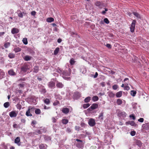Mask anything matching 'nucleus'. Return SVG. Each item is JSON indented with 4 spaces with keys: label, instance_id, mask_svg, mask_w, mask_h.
<instances>
[{
    "label": "nucleus",
    "instance_id": "nucleus-34",
    "mask_svg": "<svg viewBox=\"0 0 149 149\" xmlns=\"http://www.w3.org/2000/svg\"><path fill=\"white\" fill-rule=\"evenodd\" d=\"M47 21L48 22H51L54 21V19L52 17H49L47 19Z\"/></svg>",
    "mask_w": 149,
    "mask_h": 149
},
{
    "label": "nucleus",
    "instance_id": "nucleus-6",
    "mask_svg": "<svg viewBox=\"0 0 149 149\" xmlns=\"http://www.w3.org/2000/svg\"><path fill=\"white\" fill-rule=\"evenodd\" d=\"M143 128L146 130L148 132H149V123H145L142 125Z\"/></svg>",
    "mask_w": 149,
    "mask_h": 149
},
{
    "label": "nucleus",
    "instance_id": "nucleus-50",
    "mask_svg": "<svg viewBox=\"0 0 149 149\" xmlns=\"http://www.w3.org/2000/svg\"><path fill=\"white\" fill-rule=\"evenodd\" d=\"M118 88V86L117 85H114L112 86L113 89L114 90H116Z\"/></svg>",
    "mask_w": 149,
    "mask_h": 149
},
{
    "label": "nucleus",
    "instance_id": "nucleus-18",
    "mask_svg": "<svg viewBox=\"0 0 149 149\" xmlns=\"http://www.w3.org/2000/svg\"><path fill=\"white\" fill-rule=\"evenodd\" d=\"M32 58V57L30 56L26 55L24 56V59L25 61H28L31 60Z\"/></svg>",
    "mask_w": 149,
    "mask_h": 149
},
{
    "label": "nucleus",
    "instance_id": "nucleus-40",
    "mask_svg": "<svg viewBox=\"0 0 149 149\" xmlns=\"http://www.w3.org/2000/svg\"><path fill=\"white\" fill-rule=\"evenodd\" d=\"M98 97L97 96H94L92 98V100L93 101L95 102L97 101L98 100Z\"/></svg>",
    "mask_w": 149,
    "mask_h": 149
},
{
    "label": "nucleus",
    "instance_id": "nucleus-19",
    "mask_svg": "<svg viewBox=\"0 0 149 149\" xmlns=\"http://www.w3.org/2000/svg\"><path fill=\"white\" fill-rule=\"evenodd\" d=\"M23 14H25V13H24V12H23L22 13L21 12V11L19 10L18 11L17 14H18V16L19 17H20L21 18H22L23 16ZM25 14H26V13H25Z\"/></svg>",
    "mask_w": 149,
    "mask_h": 149
},
{
    "label": "nucleus",
    "instance_id": "nucleus-15",
    "mask_svg": "<svg viewBox=\"0 0 149 149\" xmlns=\"http://www.w3.org/2000/svg\"><path fill=\"white\" fill-rule=\"evenodd\" d=\"M47 145L46 144L41 143L39 146L40 149H46L47 148Z\"/></svg>",
    "mask_w": 149,
    "mask_h": 149
},
{
    "label": "nucleus",
    "instance_id": "nucleus-11",
    "mask_svg": "<svg viewBox=\"0 0 149 149\" xmlns=\"http://www.w3.org/2000/svg\"><path fill=\"white\" fill-rule=\"evenodd\" d=\"M19 32V30L16 28H13L11 30V33L13 34H16Z\"/></svg>",
    "mask_w": 149,
    "mask_h": 149
},
{
    "label": "nucleus",
    "instance_id": "nucleus-42",
    "mask_svg": "<svg viewBox=\"0 0 149 149\" xmlns=\"http://www.w3.org/2000/svg\"><path fill=\"white\" fill-rule=\"evenodd\" d=\"M9 105L10 104L9 102H7L3 104L4 107L6 108H8L9 106Z\"/></svg>",
    "mask_w": 149,
    "mask_h": 149
},
{
    "label": "nucleus",
    "instance_id": "nucleus-23",
    "mask_svg": "<svg viewBox=\"0 0 149 149\" xmlns=\"http://www.w3.org/2000/svg\"><path fill=\"white\" fill-rule=\"evenodd\" d=\"M13 50L16 53H17L20 52L21 50V49L18 47H16L14 48Z\"/></svg>",
    "mask_w": 149,
    "mask_h": 149
},
{
    "label": "nucleus",
    "instance_id": "nucleus-31",
    "mask_svg": "<svg viewBox=\"0 0 149 149\" xmlns=\"http://www.w3.org/2000/svg\"><path fill=\"white\" fill-rule=\"evenodd\" d=\"M8 57L10 58H13L15 57V55L12 53H10L8 54Z\"/></svg>",
    "mask_w": 149,
    "mask_h": 149
},
{
    "label": "nucleus",
    "instance_id": "nucleus-13",
    "mask_svg": "<svg viewBox=\"0 0 149 149\" xmlns=\"http://www.w3.org/2000/svg\"><path fill=\"white\" fill-rule=\"evenodd\" d=\"M62 111L65 114H67L69 112V109L67 108H63L62 109Z\"/></svg>",
    "mask_w": 149,
    "mask_h": 149
},
{
    "label": "nucleus",
    "instance_id": "nucleus-62",
    "mask_svg": "<svg viewBox=\"0 0 149 149\" xmlns=\"http://www.w3.org/2000/svg\"><path fill=\"white\" fill-rule=\"evenodd\" d=\"M98 118L101 119H102V113H100V115L99 116V117H98Z\"/></svg>",
    "mask_w": 149,
    "mask_h": 149
},
{
    "label": "nucleus",
    "instance_id": "nucleus-24",
    "mask_svg": "<svg viewBox=\"0 0 149 149\" xmlns=\"http://www.w3.org/2000/svg\"><path fill=\"white\" fill-rule=\"evenodd\" d=\"M8 72V74L10 75L13 76L16 75L14 71L13 70L11 69L9 70Z\"/></svg>",
    "mask_w": 149,
    "mask_h": 149
},
{
    "label": "nucleus",
    "instance_id": "nucleus-63",
    "mask_svg": "<svg viewBox=\"0 0 149 149\" xmlns=\"http://www.w3.org/2000/svg\"><path fill=\"white\" fill-rule=\"evenodd\" d=\"M36 133L39 134H41V132L40 130H36Z\"/></svg>",
    "mask_w": 149,
    "mask_h": 149
},
{
    "label": "nucleus",
    "instance_id": "nucleus-38",
    "mask_svg": "<svg viewBox=\"0 0 149 149\" xmlns=\"http://www.w3.org/2000/svg\"><path fill=\"white\" fill-rule=\"evenodd\" d=\"M35 113L36 114H39L41 113L40 110L39 109H37L35 110Z\"/></svg>",
    "mask_w": 149,
    "mask_h": 149
},
{
    "label": "nucleus",
    "instance_id": "nucleus-49",
    "mask_svg": "<svg viewBox=\"0 0 149 149\" xmlns=\"http://www.w3.org/2000/svg\"><path fill=\"white\" fill-rule=\"evenodd\" d=\"M115 94L114 93H113L112 92H110L109 93V96L110 97H114V96H115Z\"/></svg>",
    "mask_w": 149,
    "mask_h": 149
},
{
    "label": "nucleus",
    "instance_id": "nucleus-16",
    "mask_svg": "<svg viewBox=\"0 0 149 149\" xmlns=\"http://www.w3.org/2000/svg\"><path fill=\"white\" fill-rule=\"evenodd\" d=\"M48 85L49 88H52L55 87V83L53 81H51L49 83Z\"/></svg>",
    "mask_w": 149,
    "mask_h": 149
},
{
    "label": "nucleus",
    "instance_id": "nucleus-45",
    "mask_svg": "<svg viewBox=\"0 0 149 149\" xmlns=\"http://www.w3.org/2000/svg\"><path fill=\"white\" fill-rule=\"evenodd\" d=\"M40 91L42 93H45L46 92L45 88L44 87H43L42 88H41L40 90Z\"/></svg>",
    "mask_w": 149,
    "mask_h": 149
},
{
    "label": "nucleus",
    "instance_id": "nucleus-10",
    "mask_svg": "<svg viewBox=\"0 0 149 149\" xmlns=\"http://www.w3.org/2000/svg\"><path fill=\"white\" fill-rule=\"evenodd\" d=\"M34 109L33 107H31V108H29L27 111H26V115L27 116H32V115L30 113V110L32 109Z\"/></svg>",
    "mask_w": 149,
    "mask_h": 149
},
{
    "label": "nucleus",
    "instance_id": "nucleus-54",
    "mask_svg": "<svg viewBox=\"0 0 149 149\" xmlns=\"http://www.w3.org/2000/svg\"><path fill=\"white\" fill-rule=\"evenodd\" d=\"M144 120V119L143 118H140L138 119V121L142 123L143 122Z\"/></svg>",
    "mask_w": 149,
    "mask_h": 149
},
{
    "label": "nucleus",
    "instance_id": "nucleus-35",
    "mask_svg": "<svg viewBox=\"0 0 149 149\" xmlns=\"http://www.w3.org/2000/svg\"><path fill=\"white\" fill-rule=\"evenodd\" d=\"M62 123L64 124H66L68 122V120L67 119H63L62 120Z\"/></svg>",
    "mask_w": 149,
    "mask_h": 149
},
{
    "label": "nucleus",
    "instance_id": "nucleus-4",
    "mask_svg": "<svg viewBox=\"0 0 149 149\" xmlns=\"http://www.w3.org/2000/svg\"><path fill=\"white\" fill-rule=\"evenodd\" d=\"M81 96V94L78 91L74 92L73 95L74 99L76 100L79 98Z\"/></svg>",
    "mask_w": 149,
    "mask_h": 149
},
{
    "label": "nucleus",
    "instance_id": "nucleus-8",
    "mask_svg": "<svg viewBox=\"0 0 149 149\" xmlns=\"http://www.w3.org/2000/svg\"><path fill=\"white\" fill-rule=\"evenodd\" d=\"M126 124V125H130L131 126L135 127H138V125L135 123L134 121L127 122Z\"/></svg>",
    "mask_w": 149,
    "mask_h": 149
},
{
    "label": "nucleus",
    "instance_id": "nucleus-53",
    "mask_svg": "<svg viewBox=\"0 0 149 149\" xmlns=\"http://www.w3.org/2000/svg\"><path fill=\"white\" fill-rule=\"evenodd\" d=\"M136 134V132L135 131H132L131 132L130 134L131 136H134Z\"/></svg>",
    "mask_w": 149,
    "mask_h": 149
},
{
    "label": "nucleus",
    "instance_id": "nucleus-20",
    "mask_svg": "<svg viewBox=\"0 0 149 149\" xmlns=\"http://www.w3.org/2000/svg\"><path fill=\"white\" fill-rule=\"evenodd\" d=\"M98 107V105L97 104H93L91 106V110H93L97 108Z\"/></svg>",
    "mask_w": 149,
    "mask_h": 149
},
{
    "label": "nucleus",
    "instance_id": "nucleus-55",
    "mask_svg": "<svg viewBox=\"0 0 149 149\" xmlns=\"http://www.w3.org/2000/svg\"><path fill=\"white\" fill-rule=\"evenodd\" d=\"M106 47L109 49H111V45L109 44H107L106 45Z\"/></svg>",
    "mask_w": 149,
    "mask_h": 149
},
{
    "label": "nucleus",
    "instance_id": "nucleus-41",
    "mask_svg": "<svg viewBox=\"0 0 149 149\" xmlns=\"http://www.w3.org/2000/svg\"><path fill=\"white\" fill-rule=\"evenodd\" d=\"M10 45V43L9 42H7L6 43H5L4 44V46L6 48H7L9 47Z\"/></svg>",
    "mask_w": 149,
    "mask_h": 149
},
{
    "label": "nucleus",
    "instance_id": "nucleus-59",
    "mask_svg": "<svg viewBox=\"0 0 149 149\" xmlns=\"http://www.w3.org/2000/svg\"><path fill=\"white\" fill-rule=\"evenodd\" d=\"M36 12L35 11H32L31 13V14L32 15L34 16L36 15Z\"/></svg>",
    "mask_w": 149,
    "mask_h": 149
},
{
    "label": "nucleus",
    "instance_id": "nucleus-22",
    "mask_svg": "<svg viewBox=\"0 0 149 149\" xmlns=\"http://www.w3.org/2000/svg\"><path fill=\"white\" fill-rule=\"evenodd\" d=\"M20 141V139L19 137H17L15 140V143H17L19 146L20 145V144L19 143Z\"/></svg>",
    "mask_w": 149,
    "mask_h": 149
},
{
    "label": "nucleus",
    "instance_id": "nucleus-30",
    "mask_svg": "<svg viewBox=\"0 0 149 149\" xmlns=\"http://www.w3.org/2000/svg\"><path fill=\"white\" fill-rule=\"evenodd\" d=\"M109 69L107 68H103V73H104V74H108V72H110V71L109 70Z\"/></svg>",
    "mask_w": 149,
    "mask_h": 149
},
{
    "label": "nucleus",
    "instance_id": "nucleus-37",
    "mask_svg": "<svg viewBox=\"0 0 149 149\" xmlns=\"http://www.w3.org/2000/svg\"><path fill=\"white\" fill-rule=\"evenodd\" d=\"M90 104L89 103L84 104L83 105V107L84 109H86L88 107L90 106Z\"/></svg>",
    "mask_w": 149,
    "mask_h": 149
},
{
    "label": "nucleus",
    "instance_id": "nucleus-2",
    "mask_svg": "<svg viewBox=\"0 0 149 149\" xmlns=\"http://www.w3.org/2000/svg\"><path fill=\"white\" fill-rule=\"evenodd\" d=\"M76 141H77V143H76V146L77 147L79 148L83 147L84 143L82 140L77 139Z\"/></svg>",
    "mask_w": 149,
    "mask_h": 149
},
{
    "label": "nucleus",
    "instance_id": "nucleus-43",
    "mask_svg": "<svg viewBox=\"0 0 149 149\" xmlns=\"http://www.w3.org/2000/svg\"><path fill=\"white\" fill-rule=\"evenodd\" d=\"M136 93V91L134 90H132L131 91V95L133 96H135Z\"/></svg>",
    "mask_w": 149,
    "mask_h": 149
},
{
    "label": "nucleus",
    "instance_id": "nucleus-39",
    "mask_svg": "<svg viewBox=\"0 0 149 149\" xmlns=\"http://www.w3.org/2000/svg\"><path fill=\"white\" fill-rule=\"evenodd\" d=\"M133 14L137 18H140V15L137 13L134 12H133Z\"/></svg>",
    "mask_w": 149,
    "mask_h": 149
},
{
    "label": "nucleus",
    "instance_id": "nucleus-60",
    "mask_svg": "<svg viewBox=\"0 0 149 149\" xmlns=\"http://www.w3.org/2000/svg\"><path fill=\"white\" fill-rule=\"evenodd\" d=\"M104 9L105 10H103V15H105L106 13V12L108 11V9L105 8Z\"/></svg>",
    "mask_w": 149,
    "mask_h": 149
},
{
    "label": "nucleus",
    "instance_id": "nucleus-47",
    "mask_svg": "<svg viewBox=\"0 0 149 149\" xmlns=\"http://www.w3.org/2000/svg\"><path fill=\"white\" fill-rule=\"evenodd\" d=\"M27 79V78L22 77V78H21L20 79H19L18 80V81H25Z\"/></svg>",
    "mask_w": 149,
    "mask_h": 149
},
{
    "label": "nucleus",
    "instance_id": "nucleus-1",
    "mask_svg": "<svg viewBox=\"0 0 149 149\" xmlns=\"http://www.w3.org/2000/svg\"><path fill=\"white\" fill-rule=\"evenodd\" d=\"M29 66L27 63H24L21 67V71L23 72H26L29 70Z\"/></svg>",
    "mask_w": 149,
    "mask_h": 149
},
{
    "label": "nucleus",
    "instance_id": "nucleus-26",
    "mask_svg": "<svg viewBox=\"0 0 149 149\" xmlns=\"http://www.w3.org/2000/svg\"><path fill=\"white\" fill-rule=\"evenodd\" d=\"M5 75V74L3 70L0 69V79L3 78Z\"/></svg>",
    "mask_w": 149,
    "mask_h": 149
},
{
    "label": "nucleus",
    "instance_id": "nucleus-27",
    "mask_svg": "<svg viewBox=\"0 0 149 149\" xmlns=\"http://www.w3.org/2000/svg\"><path fill=\"white\" fill-rule=\"evenodd\" d=\"M116 103L118 105H119L123 103L122 100L120 99H118L116 100Z\"/></svg>",
    "mask_w": 149,
    "mask_h": 149
},
{
    "label": "nucleus",
    "instance_id": "nucleus-33",
    "mask_svg": "<svg viewBox=\"0 0 149 149\" xmlns=\"http://www.w3.org/2000/svg\"><path fill=\"white\" fill-rule=\"evenodd\" d=\"M59 51V47H57L55 49L54 52V54L55 55H57Z\"/></svg>",
    "mask_w": 149,
    "mask_h": 149
},
{
    "label": "nucleus",
    "instance_id": "nucleus-9",
    "mask_svg": "<svg viewBox=\"0 0 149 149\" xmlns=\"http://www.w3.org/2000/svg\"><path fill=\"white\" fill-rule=\"evenodd\" d=\"M9 115L11 118L15 117L17 115V113L15 111H12L9 113Z\"/></svg>",
    "mask_w": 149,
    "mask_h": 149
},
{
    "label": "nucleus",
    "instance_id": "nucleus-21",
    "mask_svg": "<svg viewBox=\"0 0 149 149\" xmlns=\"http://www.w3.org/2000/svg\"><path fill=\"white\" fill-rule=\"evenodd\" d=\"M122 95V91H120L117 92L116 94L117 97H120Z\"/></svg>",
    "mask_w": 149,
    "mask_h": 149
},
{
    "label": "nucleus",
    "instance_id": "nucleus-46",
    "mask_svg": "<svg viewBox=\"0 0 149 149\" xmlns=\"http://www.w3.org/2000/svg\"><path fill=\"white\" fill-rule=\"evenodd\" d=\"M130 88L128 86V84H125L124 86V89L125 90H128L130 89Z\"/></svg>",
    "mask_w": 149,
    "mask_h": 149
},
{
    "label": "nucleus",
    "instance_id": "nucleus-58",
    "mask_svg": "<svg viewBox=\"0 0 149 149\" xmlns=\"http://www.w3.org/2000/svg\"><path fill=\"white\" fill-rule=\"evenodd\" d=\"M75 128L76 130L79 131V130L80 127L79 126H76L75 127Z\"/></svg>",
    "mask_w": 149,
    "mask_h": 149
},
{
    "label": "nucleus",
    "instance_id": "nucleus-32",
    "mask_svg": "<svg viewBox=\"0 0 149 149\" xmlns=\"http://www.w3.org/2000/svg\"><path fill=\"white\" fill-rule=\"evenodd\" d=\"M91 100V97H86L84 100V102L85 103H88L90 102Z\"/></svg>",
    "mask_w": 149,
    "mask_h": 149
},
{
    "label": "nucleus",
    "instance_id": "nucleus-14",
    "mask_svg": "<svg viewBox=\"0 0 149 149\" xmlns=\"http://www.w3.org/2000/svg\"><path fill=\"white\" fill-rule=\"evenodd\" d=\"M135 145H137L139 147H141L142 145L141 141L139 140H136L135 142Z\"/></svg>",
    "mask_w": 149,
    "mask_h": 149
},
{
    "label": "nucleus",
    "instance_id": "nucleus-48",
    "mask_svg": "<svg viewBox=\"0 0 149 149\" xmlns=\"http://www.w3.org/2000/svg\"><path fill=\"white\" fill-rule=\"evenodd\" d=\"M104 21L107 24H108L109 23V21L107 18H105L104 19Z\"/></svg>",
    "mask_w": 149,
    "mask_h": 149
},
{
    "label": "nucleus",
    "instance_id": "nucleus-56",
    "mask_svg": "<svg viewBox=\"0 0 149 149\" xmlns=\"http://www.w3.org/2000/svg\"><path fill=\"white\" fill-rule=\"evenodd\" d=\"M17 109H21L22 107L21 105L20 104H17Z\"/></svg>",
    "mask_w": 149,
    "mask_h": 149
},
{
    "label": "nucleus",
    "instance_id": "nucleus-57",
    "mask_svg": "<svg viewBox=\"0 0 149 149\" xmlns=\"http://www.w3.org/2000/svg\"><path fill=\"white\" fill-rule=\"evenodd\" d=\"M72 129L69 128H68L67 129L66 131L68 133H70L71 132Z\"/></svg>",
    "mask_w": 149,
    "mask_h": 149
},
{
    "label": "nucleus",
    "instance_id": "nucleus-7",
    "mask_svg": "<svg viewBox=\"0 0 149 149\" xmlns=\"http://www.w3.org/2000/svg\"><path fill=\"white\" fill-rule=\"evenodd\" d=\"M71 69L70 68H69L68 71L67 70H65L63 71L62 72V74L63 75V76H70L71 74Z\"/></svg>",
    "mask_w": 149,
    "mask_h": 149
},
{
    "label": "nucleus",
    "instance_id": "nucleus-61",
    "mask_svg": "<svg viewBox=\"0 0 149 149\" xmlns=\"http://www.w3.org/2000/svg\"><path fill=\"white\" fill-rule=\"evenodd\" d=\"M13 127L14 128H17L18 127V125L16 124H14L13 125Z\"/></svg>",
    "mask_w": 149,
    "mask_h": 149
},
{
    "label": "nucleus",
    "instance_id": "nucleus-44",
    "mask_svg": "<svg viewBox=\"0 0 149 149\" xmlns=\"http://www.w3.org/2000/svg\"><path fill=\"white\" fill-rule=\"evenodd\" d=\"M75 61H74V59L72 58L70 60V63L71 65H74L75 63Z\"/></svg>",
    "mask_w": 149,
    "mask_h": 149
},
{
    "label": "nucleus",
    "instance_id": "nucleus-17",
    "mask_svg": "<svg viewBox=\"0 0 149 149\" xmlns=\"http://www.w3.org/2000/svg\"><path fill=\"white\" fill-rule=\"evenodd\" d=\"M56 86L59 88H62L63 87L64 85L62 83L57 82L56 84Z\"/></svg>",
    "mask_w": 149,
    "mask_h": 149
},
{
    "label": "nucleus",
    "instance_id": "nucleus-36",
    "mask_svg": "<svg viewBox=\"0 0 149 149\" xmlns=\"http://www.w3.org/2000/svg\"><path fill=\"white\" fill-rule=\"evenodd\" d=\"M22 42L25 45H27L28 44L27 39L26 38H25L23 39Z\"/></svg>",
    "mask_w": 149,
    "mask_h": 149
},
{
    "label": "nucleus",
    "instance_id": "nucleus-51",
    "mask_svg": "<svg viewBox=\"0 0 149 149\" xmlns=\"http://www.w3.org/2000/svg\"><path fill=\"white\" fill-rule=\"evenodd\" d=\"M130 118H132V119L133 120H134L136 119V118L135 116L134 115V114H132L130 115Z\"/></svg>",
    "mask_w": 149,
    "mask_h": 149
},
{
    "label": "nucleus",
    "instance_id": "nucleus-5",
    "mask_svg": "<svg viewBox=\"0 0 149 149\" xmlns=\"http://www.w3.org/2000/svg\"><path fill=\"white\" fill-rule=\"evenodd\" d=\"M88 124L90 126L93 127L95 125L96 122L94 119L91 118L88 120Z\"/></svg>",
    "mask_w": 149,
    "mask_h": 149
},
{
    "label": "nucleus",
    "instance_id": "nucleus-3",
    "mask_svg": "<svg viewBox=\"0 0 149 149\" xmlns=\"http://www.w3.org/2000/svg\"><path fill=\"white\" fill-rule=\"evenodd\" d=\"M136 21L135 20H133L132 22L130 27V31L132 32H133L134 31L135 25Z\"/></svg>",
    "mask_w": 149,
    "mask_h": 149
},
{
    "label": "nucleus",
    "instance_id": "nucleus-64",
    "mask_svg": "<svg viewBox=\"0 0 149 149\" xmlns=\"http://www.w3.org/2000/svg\"><path fill=\"white\" fill-rule=\"evenodd\" d=\"M24 85L23 84H19V86L21 88H23L24 87Z\"/></svg>",
    "mask_w": 149,
    "mask_h": 149
},
{
    "label": "nucleus",
    "instance_id": "nucleus-52",
    "mask_svg": "<svg viewBox=\"0 0 149 149\" xmlns=\"http://www.w3.org/2000/svg\"><path fill=\"white\" fill-rule=\"evenodd\" d=\"M63 78L65 80H69L70 79V77H67V76H62Z\"/></svg>",
    "mask_w": 149,
    "mask_h": 149
},
{
    "label": "nucleus",
    "instance_id": "nucleus-25",
    "mask_svg": "<svg viewBox=\"0 0 149 149\" xmlns=\"http://www.w3.org/2000/svg\"><path fill=\"white\" fill-rule=\"evenodd\" d=\"M39 70V67L38 66H35L33 68V72H34L37 73Z\"/></svg>",
    "mask_w": 149,
    "mask_h": 149
},
{
    "label": "nucleus",
    "instance_id": "nucleus-28",
    "mask_svg": "<svg viewBox=\"0 0 149 149\" xmlns=\"http://www.w3.org/2000/svg\"><path fill=\"white\" fill-rule=\"evenodd\" d=\"M95 5L99 7V8H102V4L101 3L100 1H97L95 3Z\"/></svg>",
    "mask_w": 149,
    "mask_h": 149
},
{
    "label": "nucleus",
    "instance_id": "nucleus-29",
    "mask_svg": "<svg viewBox=\"0 0 149 149\" xmlns=\"http://www.w3.org/2000/svg\"><path fill=\"white\" fill-rule=\"evenodd\" d=\"M44 103L47 105H49L50 103V100L49 99L46 98L44 100Z\"/></svg>",
    "mask_w": 149,
    "mask_h": 149
},
{
    "label": "nucleus",
    "instance_id": "nucleus-12",
    "mask_svg": "<svg viewBox=\"0 0 149 149\" xmlns=\"http://www.w3.org/2000/svg\"><path fill=\"white\" fill-rule=\"evenodd\" d=\"M86 69L84 66L81 67L80 69V72L83 74H85L86 72Z\"/></svg>",
    "mask_w": 149,
    "mask_h": 149
}]
</instances>
